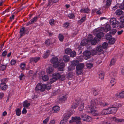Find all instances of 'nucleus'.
Here are the masks:
<instances>
[{
  "label": "nucleus",
  "instance_id": "36",
  "mask_svg": "<svg viewBox=\"0 0 124 124\" xmlns=\"http://www.w3.org/2000/svg\"><path fill=\"white\" fill-rule=\"evenodd\" d=\"M49 55V51L47 50L46 52L43 54V57L46 58H47Z\"/></svg>",
  "mask_w": 124,
  "mask_h": 124
},
{
  "label": "nucleus",
  "instance_id": "38",
  "mask_svg": "<svg viewBox=\"0 0 124 124\" xmlns=\"http://www.w3.org/2000/svg\"><path fill=\"white\" fill-rule=\"evenodd\" d=\"M42 79L43 81H47L49 79L48 76L47 75H45L43 76L42 77Z\"/></svg>",
  "mask_w": 124,
  "mask_h": 124
},
{
  "label": "nucleus",
  "instance_id": "50",
  "mask_svg": "<svg viewBox=\"0 0 124 124\" xmlns=\"http://www.w3.org/2000/svg\"><path fill=\"white\" fill-rule=\"evenodd\" d=\"M8 79H9L8 78H5L1 80V83H6L8 82Z\"/></svg>",
  "mask_w": 124,
  "mask_h": 124
},
{
  "label": "nucleus",
  "instance_id": "28",
  "mask_svg": "<svg viewBox=\"0 0 124 124\" xmlns=\"http://www.w3.org/2000/svg\"><path fill=\"white\" fill-rule=\"evenodd\" d=\"M89 42L88 40L86 39H84L81 41V44L83 46L86 45L88 44Z\"/></svg>",
  "mask_w": 124,
  "mask_h": 124
},
{
  "label": "nucleus",
  "instance_id": "18",
  "mask_svg": "<svg viewBox=\"0 0 124 124\" xmlns=\"http://www.w3.org/2000/svg\"><path fill=\"white\" fill-rule=\"evenodd\" d=\"M71 116L70 114L69 113H65L63 115L64 117L63 119L66 121H67V120Z\"/></svg>",
  "mask_w": 124,
  "mask_h": 124
},
{
  "label": "nucleus",
  "instance_id": "14",
  "mask_svg": "<svg viewBox=\"0 0 124 124\" xmlns=\"http://www.w3.org/2000/svg\"><path fill=\"white\" fill-rule=\"evenodd\" d=\"M26 30L25 27H23L20 29L19 32L20 33V37L21 38L24 36L25 34Z\"/></svg>",
  "mask_w": 124,
  "mask_h": 124
},
{
  "label": "nucleus",
  "instance_id": "19",
  "mask_svg": "<svg viewBox=\"0 0 124 124\" xmlns=\"http://www.w3.org/2000/svg\"><path fill=\"white\" fill-rule=\"evenodd\" d=\"M80 12L82 13L88 14L90 12V10L88 8H87L81 9Z\"/></svg>",
  "mask_w": 124,
  "mask_h": 124
},
{
  "label": "nucleus",
  "instance_id": "55",
  "mask_svg": "<svg viewBox=\"0 0 124 124\" xmlns=\"http://www.w3.org/2000/svg\"><path fill=\"white\" fill-rule=\"evenodd\" d=\"M78 105L76 103H74L72 105L71 108L72 109H74L76 108L78 106Z\"/></svg>",
  "mask_w": 124,
  "mask_h": 124
},
{
  "label": "nucleus",
  "instance_id": "29",
  "mask_svg": "<svg viewBox=\"0 0 124 124\" xmlns=\"http://www.w3.org/2000/svg\"><path fill=\"white\" fill-rule=\"evenodd\" d=\"M54 70V68L53 67H49L46 69V72L48 74H52Z\"/></svg>",
  "mask_w": 124,
  "mask_h": 124
},
{
  "label": "nucleus",
  "instance_id": "33",
  "mask_svg": "<svg viewBox=\"0 0 124 124\" xmlns=\"http://www.w3.org/2000/svg\"><path fill=\"white\" fill-rule=\"evenodd\" d=\"M86 16L83 17L81 19L78 21V23L80 24H81L82 23L84 22L86 20Z\"/></svg>",
  "mask_w": 124,
  "mask_h": 124
},
{
  "label": "nucleus",
  "instance_id": "39",
  "mask_svg": "<svg viewBox=\"0 0 124 124\" xmlns=\"http://www.w3.org/2000/svg\"><path fill=\"white\" fill-rule=\"evenodd\" d=\"M116 40L115 38H112L109 40L108 43L110 44H113L115 42Z\"/></svg>",
  "mask_w": 124,
  "mask_h": 124
},
{
  "label": "nucleus",
  "instance_id": "31",
  "mask_svg": "<svg viewBox=\"0 0 124 124\" xmlns=\"http://www.w3.org/2000/svg\"><path fill=\"white\" fill-rule=\"evenodd\" d=\"M30 103H28V101L26 100L24 101L23 103V105L24 108H27L30 105Z\"/></svg>",
  "mask_w": 124,
  "mask_h": 124
},
{
  "label": "nucleus",
  "instance_id": "45",
  "mask_svg": "<svg viewBox=\"0 0 124 124\" xmlns=\"http://www.w3.org/2000/svg\"><path fill=\"white\" fill-rule=\"evenodd\" d=\"M72 50L71 49L69 48H66L65 50V51L66 54H70Z\"/></svg>",
  "mask_w": 124,
  "mask_h": 124
},
{
  "label": "nucleus",
  "instance_id": "3",
  "mask_svg": "<svg viewBox=\"0 0 124 124\" xmlns=\"http://www.w3.org/2000/svg\"><path fill=\"white\" fill-rule=\"evenodd\" d=\"M47 85H46L42 84L41 83H38V84L35 87L36 91L38 92L41 91L44 92L45 89L47 88Z\"/></svg>",
  "mask_w": 124,
  "mask_h": 124
},
{
  "label": "nucleus",
  "instance_id": "11",
  "mask_svg": "<svg viewBox=\"0 0 124 124\" xmlns=\"http://www.w3.org/2000/svg\"><path fill=\"white\" fill-rule=\"evenodd\" d=\"M111 27L110 25L109 24H107L104 27L101 28L100 29V30L106 32L109 31Z\"/></svg>",
  "mask_w": 124,
  "mask_h": 124
},
{
  "label": "nucleus",
  "instance_id": "24",
  "mask_svg": "<svg viewBox=\"0 0 124 124\" xmlns=\"http://www.w3.org/2000/svg\"><path fill=\"white\" fill-rule=\"evenodd\" d=\"M100 113L102 115L109 114L108 108L103 109L101 111Z\"/></svg>",
  "mask_w": 124,
  "mask_h": 124
},
{
  "label": "nucleus",
  "instance_id": "6",
  "mask_svg": "<svg viewBox=\"0 0 124 124\" xmlns=\"http://www.w3.org/2000/svg\"><path fill=\"white\" fill-rule=\"evenodd\" d=\"M79 61L77 60H73L71 62V65L69 67V69L70 70H72L73 69L75 68V66H76L79 63Z\"/></svg>",
  "mask_w": 124,
  "mask_h": 124
},
{
  "label": "nucleus",
  "instance_id": "12",
  "mask_svg": "<svg viewBox=\"0 0 124 124\" xmlns=\"http://www.w3.org/2000/svg\"><path fill=\"white\" fill-rule=\"evenodd\" d=\"M91 52L88 51L86 50L84 52V57L86 60L89 59L91 57Z\"/></svg>",
  "mask_w": 124,
  "mask_h": 124
},
{
  "label": "nucleus",
  "instance_id": "40",
  "mask_svg": "<svg viewBox=\"0 0 124 124\" xmlns=\"http://www.w3.org/2000/svg\"><path fill=\"white\" fill-rule=\"evenodd\" d=\"M100 89H93V91L94 95H96L98 94L99 91L100 90Z\"/></svg>",
  "mask_w": 124,
  "mask_h": 124
},
{
  "label": "nucleus",
  "instance_id": "37",
  "mask_svg": "<svg viewBox=\"0 0 124 124\" xmlns=\"http://www.w3.org/2000/svg\"><path fill=\"white\" fill-rule=\"evenodd\" d=\"M77 119H76L75 122L76 123V124H81V121H80L81 118L79 117L76 116Z\"/></svg>",
  "mask_w": 124,
  "mask_h": 124
},
{
  "label": "nucleus",
  "instance_id": "52",
  "mask_svg": "<svg viewBox=\"0 0 124 124\" xmlns=\"http://www.w3.org/2000/svg\"><path fill=\"white\" fill-rule=\"evenodd\" d=\"M116 29H113L111 30L109 32V33L111 35H114L116 32Z\"/></svg>",
  "mask_w": 124,
  "mask_h": 124
},
{
  "label": "nucleus",
  "instance_id": "60",
  "mask_svg": "<svg viewBox=\"0 0 124 124\" xmlns=\"http://www.w3.org/2000/svg\"><path fill=\"white\" fill-rule=\"evenodd\" d=\"M56 80H57L55 79L53 77V78L50 79V84H52L53 83L56 81Z\"/></svg>",
  "mask_w": 124,
  "mask_h": 124
},
{
  "label": "nucleus",
  "instance_id": "5",
  "mask_svg": "<svg viewBox=\"0 0 124 124\" xmlns=\"http://www.w3.org/2000/svg\"><path fill=\"white\" fill-rule=\"evenodd\" d=\"M110 24L113 28H117L119 25V23L115 18H111L110 20Z\"/></svg>",
  "mask_w": 124,
  "mask_h": 124
},
{
  "label": "nucleus",
  "instance_id": "22",
  "mask_svg": "<svg viewBox=\"0 0 124 124\" xmlns=\"http://www.w3.org/2000/svg\"><path fill=\"white\" fill-rule=\"evenodd\" d=\"M63 60L65 62H68L70 60V57L67 55H64L63 57Z\"/></svg>",
  "mask_w": 124,
  "mask_h": 124
},
{
  "label": "nucleus",
  "instance_id": "62",
  "mask_svg": "<svg viewBox=\"0 0 124 124\" xmlns=\"http://www.w3.org/2000/svg\"><path fill=\"white\" fill-rule=\"evenodd\" d=\"M53 0H48L47 6H51L53 3Z\"/></svg>",
  "mask_w": 124,
  "mask_h": 124
},
{
  "label": "nucleus",
  "instance_id": "47",
  "mask_svg": "<svg viewBox=\"0 0 124 124\" xmlns=\"http://www.w3.org/2000/svg\"><path fill=\"white\" fill-rule=\"evenodd\" d=\"M87 67L89 69H91L93 66V64L91 63H87L86 64Z\"/></svg>",
  "mask_w": 124,
  "mask_h": 124
},
{
  "label": "nucleus",
  "instance_id": "61",
  "mask_svg": "<svg viewBox=\"0 0 124 124\" xmlns=\"http://www.w3.org/2000/svg\"><path fill=\"white\" fill-rule=\"evenodd\" d=\"M116 61L115 59H112L110 62V66L114 65Z\"/></svg>",
  "mask_w": 124,
  "mask_h": 124
},
{
  "label": "nucleus",
  "instance_id": "48",
  "mask_svg": "<svg viewBox=\"0 0 124 124\" xmlns=\"http://www.w3.org/2000/svg\"><path fill=\"white\" fill-rule=\"evenodd\" d=\"M19 78L20 80H24L25 79L24 75L23 73H21L19 76Z\"/></svg>",
  "mask_w": 124,
  "mask_h": 124
},
{
  "label": "nucleus",
  "instance_id": "13",
  "mask_svg": "<svg viewBox=\"0 0 124 124\" xmlns=\"http://www.w3.org/2000/svg\"><path fill=\"white\" fill-rule=\"evenodd\" d=\"M58 66L56 67H58V70L60 71H63V69L65 66V64L64 63L62 62L59 64V63H58Z\"/></svg>",
  "mask_w": 124,
  "mask_h": 124
},
{
  "label": "nucleus",
  "instance_id": "20",
  "mask_svg": "<svg viewBox=\"0 0 124 124\" xmlns=\"http://www.w3.org/2000/svg\"><path fill=\"white\" fill-rule=\"evenodd\" d=\"M53 76L54 78L57 80L60 78L61 75L58 73L55 72L53 74Z\"/></svg>",
  "mask_w": 124,
  "mask_h": 124
},
{
  "label": "nucleus",
  "instance_id": "41",
  "mask_svg": "<svg viewBox=\"0 0 124 124\" xmlns=\"http://www.w3.org/2000/svg\"><path fill=\"white\" fill-rule=\"evenodd\" d=\"M26 64L24 63H21L20 65V67L22 70H24L25 68Z\"/></svg>",
  "mask_w": 124,
  "mask_h": 124
},
{
  "label": "nucleus",
  "instance_id": "15",
  "mask_svg": "<svg viewBox=\"0 0 124 124\" xmlns=\"http://www.w3.org/2000/svg\"><path fill=\"white\" fill-rule=\"evenodd\" d=\"M111 120L112 121H114L116 122H124V120L123 119H119L116 117L112 116L111 117Z\"/></svg>",
  "mask_w": 124,
  "mask_h": 124
},
{
  "label": "nucleus",
  "instance_id": "42",
  "mask_svg": "<svg viewBox=\"0 0 124 124\" xmlns=\"http://www.w3.org/2000/svg\"><path fill=\"white\" fill-rule=\"evenodd\" d=\"M105 37L106 39L109 40L112 38V37L111 35L109 33H108L105 35Z\"/></svg>",
  "mask_w": 124,
  "mask_h": 124
},
{
  "label": "nucleus",
  "instance_id": "25",
  "mask_svg": "<svg viewBox=\"0 0 124 124\" xmlns=\"http://www.w3.org/2000/svg\"><path fill=\"white\" fill-rule=\"evenodd\" d=\"M0 87L2 90H5L7 88V86L6 85V83H1L0 84Z\"/></svg>",
  "mask_w": 124,
  "mask_h": 124
},
{
  "label": "nucleus",
  "instance_id": "8",
  "mask_svg": "<svg viewBox=\"0 0 124 124\" xmlns=\"http://www.w3.org/2000/svg\"><path fill=\"white\" fill-rule=\"evenodd\" d=\"M58 60L57 58L55 57H53L51 60V62L53 64L54 67H56L58 66V63H59L58 62Z\"/></svg>",
  "mask_w": 124,
  "mask_h": 124
},
{
  "label": "nucleus",
  "instance_id": "51",
  "mask_svg": "<svg viewBox=\"0 0 124 124\" xmlns=\"http://www.w3.org/2000/svg\"><path fill=\"white\" fill-rule=\"evenodd\" d=\"M76 119H77L76 116V117H72V119L69 121V123H72L73 122H75L76 121Z\"/></svg>",
  "mask_w": 124,
  "mask_h": 124
},
{
  "label": "nucleus",
  "instance_id": "57",
  "mask_svg": "<svg viewBox=\"0 0 124 124\" xmlns=\"http://www.w3.org/2000/svg\"><path fill=\"white\" fill-rule=\"evenodd\" d=\"M49 117H48L46 118L43 120V123L44 124H46L48 122L49 120Z\"/></svg>",
  "mask_w": 124,
  "mask_h": 124
},
{
  "label": "nucleus",
  "instance_id": "32",
  "mask_svg": "<svg viewBox=\"0 0 124 124\" xmlns=\"http://www.w3.org/2000/svg\"><path fill=\"white\" fill-rule=\"evenodd\" d=\"M115 13L117 15H120L122 14L123 15H124V12L120 9L117 10L115 12Z\"/></svg>",
  "mask_w": 124,
  "mask_h": 124
},
{
  "label": "nucleus",
  "instance_id": "46",
  "mask_svg": "<svg viewBox=\"0 0 124 124\" xmlns=\"http://www.w3.org/2000/svg\"><path fill=\"white\" fill-rule=\"evenodd\" d=\"M70 54V57H73L76 56V53L75 51H71V52Z\"/></svg>",
  "mask_w": 124,
  "mask_h": 124
},
{
  "label": "nucleus",
  "instance_id": "63",
  "mask_svg": "<svg viewBox=\"0 0 124 124\" xmlns=\"http://www.w3.org/2000/svg\"><path fill=\"white\" fill-rule=\"evenodd\" d=\"M16 62V61L15 60L12 59L11 60L10 63L12 65H14Z\"/></svg>",
  "mask_w": 124,
  "mask_h": 124
},
{
  "label": "nucleus",
  "instance_id": "16",
  "mask_svg": "<svg viewBox=\"0 0 124 124\" xmlns=\"http://www.w3.org/2000/svg\"><path fill=\"white\" fill-rule=\"evenodd\" d=\"M67 98L66 95H61L59 97L58 100L60 102H63L67 99Z\"/></svg>",
  "mask_w": 124,
  "mask_h": 124
},
{
  "label": "nucleus",
  "instance_id": "30",
  "mask_svg": "<svg viewBox=\"0 0 124 124\" xmlns=\"http://www.w3.org/2000/svg\"><path fill=\"white\" fill-rule=\"evenodd\" d=\"M60 109L59 107L58 106H54L52 108V110L53 111L56 113L59 111Z\"/></svg>",
  "mask_w": 124,
  "mask_h": 124
},
{
  "label": "nucleus",
  "instance_id": "54",
  "mask_svg": "<svg viewBox=\"0 0 124 124\" xmlns=\"http://www.w3.org/2000/svg\"><path fill=\"white\" fill-rule=\"evenodd\" d=\"M108 46L107 43L105 42H104L103 43L102 46L103 49H105Z\"/></svg>",
  "mask_w": 124,
  "mask_h": 124
},
{
  "label": "nucleus",
  "instance_id": "1",
  "mask_svg": "<svg viewBox=\"0 0 124 124\" xmlns=\"http://www.w3.org/2000/svg\"><path fill=\"white\" fill-rule=\"evenodd\" d=\"M97 100L95 99L93 100H91L90 102V105H88V107L89 108L88 112L89 113H91L93 116H97L98 115V112L97 111L94 109L95 108V106L98 103Z\"/></svg>",
  "mask_w": 124,
  "mask_h": 124
},
{
  "label": "nucleus",
  "instance_id": "2",
  "mask_svg": "<svg viewBox=\"0 0 124 124\" xmlns=\"http://www.w3.org/2000/svg\"><path fill=\"white\" fill-rule=\"evenodd\" d=\"M121 106V105L119 103H115L112 107L108 108L109 114H115L117 110V108Z\"/></svg>",
  "mask_w": 124,
  "mask_h": 124
},
{
  "label": "nucleus",
  "instance_id": "10",
  "mask_svg": "<svg viewBox=\"0 0 124 124\" xmlns=\"http://www.w3.org/2000/svg\"><path fill=\"white\" fill-rule=\"evenodd\" d=\"M98 30H99V29L95 30L94 31H97L96 33H95L96 35L95 37H96L97 38L99 39H101L102 37L104 35V34L103 33V31H100V29L99 31H97Z\"/></svg>",
  "mask_w": 124,
  "mask_h": 124
},
{
  "label": "nucleus",
  "instance_id": "7",
  "mask_svg": "<svg viewBox=\"0 0 124 124\" xmlns=\"http://www.w3.org/2000/svg\"><path fill=\"white\" fill-rule=\"evenodd\" d=\"M81 117L82 120L84 121H90L91 119V117L85 114H81Z\"/></svg>",
  "mask_w": 124,
  "mask_h": 124
},
{
  "label": "nucleus",
  "instance_id": "23",
  "mask_svg": "<svg viewBox=\"0 0 124 124\" xmlns=\"http://www.w3.org/2000/svg\"><path fill=\"white\" fill-rule=\"evenodd\" d=\"M99 39L97 38L96 37H95L94 39L91 40L90 42L92 45H94L96 44L97 42V41H99Z\"/></svg>",
  "mask_w": 124,
  "mask_h": 124
},
{
  "label": "nucleus",
  "instance_id": "17",
  "mask_svg": "<svg viewBox=\"0 0 124 124\" xmlns=\"http://www.w3.org/2000/svg\"><path fill=\"white\" fill-rule=\"evenodd\" d=\"M40 59L39 57H33L30 58V62L36 63Z\"/></svg>",
  "mask_w": 124,
  "mask_h": 124
},
{
  "label": "nucleus",
  "instance_id": "4",
  "mask_svg": "<svg viewBox=\"0 0 124 124\" xmlns=\"http://www.w3.org/2000/svg\"><path fill=\"white\" fill-rule=\"evenodd\" d=\"M84 67V64L82 63L78 64L76 66V73L78 75H80L83 71V69Z\"/></svg>",
  "mask_w": 124,
  "mask_h": 124
},
{
  "label": "nucleus",
  "instance_id": "27",
  "mask_svg": "<svg viewBox=\"0 0 124 124\" xmlns=\"http://www.w3.org/2000/svg\"><path fill=\"white\" fill-rule=\"evenodd\" d=\"M112 0H104V1L106 2L105 5L107 7H109L111 4Z\"/></svg>",
  "mask_w": 124,
  "mask_h": 124
},
{
  "label": "nucleus",
  "instance_id": "59",
  "mask_svg": "<svg viewBox=\"0 0 124 124\" xmlns=\"http://www.w3.org/2000/svg\"><path fill=\"white\" fill-rule=\"evenodd\" d=\"M54 19H50L49 21V24L53 26L55 24V23H54Z\"/></svg>",
  "mask_w": 124,
  "mask_h": 124
},
{
  "label": "nucleus",
  "instance_id": "49",
  "mask_svg": "<svg viewBox=\"0 0 124 124\" xmlns=\"http://www.w3.org/2000/svg\"><path fill=\"white\" fill-rule=\"evenodd\" d=\"M6 68V66L4 65H3L0 66V70L4 71L5 70Z\"/></svg>",
  "mask_w": 124,
  "mask_h": 124
},
{
  "label": "nucleus",
  "instance_id": "56",
  "mask_svg": "<svg viewBox=\"0 0 124 124\" xmlns=\"http://www.w3.org/2000/svg\"><path fill=\"white\" fill-rule=\"evenodd\" d=\"M45 43L46 46L50 45L51 43L50 40L49 39L46 40L45 42Z\"/></svg>",
  "mask_w": 124,
  "mask_h": 124
},
{
  "label": "nucleus",
  "instance_id": "43",
  "mask_svg": "<svg viewBox=\"0 0 124 124\" xmlns=\"http://www.w3.org/2000/svg\"><path fill=\"white\" fill-rule=\"evenodd\" d=\"M58 38L60 41L62 42L64 39L63 36L61 34H60L59 35Z\"/></svg>",
  "mask_w": 124,
  "mask_h": 124
},
{
  "label": "nucleus",
  "instance_id": "9",
  "mask_svg": "<svg viewBox=\"0 0 124 124\" xmlns=\"http://www.w3.org/2000/svg\"><path fill=\"white\" fill-rule=\"evenodd\" d=\"M95 99L97 100V102L98 103L97 105L99 104L101 107H104L107 106L109 105V104L103 101H100L99 99H93L92 100H94Z\"/></svg>",
  "mask_w": 124,
  "mask_h": 124
},
{
  "label": "nucleus",
  "instance_id": "21",
  "mask_svg": "<svg viewBox=\"0 0 124 124\" xmlns=\"http://www.w3.org/2000/svg\"><path fill=\"white\" fill-rule=\"evenodd\" d=\"M85 102H82L81 104H79L78 107V109L80 111H82L83 109L84 108V106L86 104Z\"/></svg>",
  "mask_w": 124,
  "mask_h": 124
},
{
  "label": "nucleus",
  "instance_id": "64",
  "mask_svg": "<svg viewBox=\"0 0 124 124\" xmlns=\"http://www.w3.org/2000/svg\"><path fill=\"white\" fill-rule=\"evenodd\" d=\"M120 27L121 28H122L124 27V22L121 21L120 22Z\"/></svg>",
  "mask_w": 124,
  "mask_h": 124
},
{
  "label": "nucleus",
  "instance_id": "26",
  "mask_svg": "<svg viewBox=\"0 0 124 124\" xmlns=\"http://www.w3.org/2000/svg\"><path fill=\"white\" fill-rule=\"evenodd\" d=\"M40 15H38L34 17V18L30 20V24H33L35 22L37 21V19L38 18Z\"/></svg>",
  "mask_w": 124,
  "mask_h": 124
},
{
  "label": "nucleus",
  "instance_id": "35",
  "mask_svg": "<svg viewBox=\"0 0 124 124\" xmlns=\"http://www.w3.org/2000/svg\"><path fill=\"white\" fill-rule=\"evenodd\" d=\"M15 111L16 115L18 116H19L21 114V110L19 108H16L15 110Z\"/></svg>",
  "mask_w": 124,
  "mask_h": 124
},
{
  "label": "nucleus",
  "instance_id": "34",
  "mask_svg": "<svg viewBox=\"0 0 124 124\" xmlns=\"http://www.w3.org/2000/svg\"><path fill=\"white\" fill-rule=\"evenodd\" d=\"M103 49L101 45L98 46L96 48V50L97 51L101 52L102 53L103 52Z\"/></svg>",
  "mask_w": 124,
  "mask_h": 124
},
{
  "label": "nucleus",
  "instance_id": "53",
  "mask_svg": "<svg viewBox=\"0 0 124 124\" xmlns=\"http://www.w3.org/2000/svg\"><path fill=\"white\" fill-rule=\"evenodd\" d=\"M68 16L71 19H73L75 17L74 15L72 13H70L68 14Z\"/></svg>",
  "mask_w": 124,
  "mask_h": 124
},
{
  "label": "nucleus",
  "instance_id": "44",
  "mask_svg": "<svg viewBox=\"0 0 124 124\" xmlns=\"http://www.w3.org/2000/svg\"><path fill=\"white\" fill-rule=\"evenodd\" d=\"M116 82V80L115 78H112L110 81V83L112 84L111 86H113L114 84H115Z\"/></svg>",
  "mask_w": 124,
  "mask_h": 124
},
{
  "label": "nucleus",
  "instance_id": "58",
  "mask_svg": "<svg viewBox=\"0 0 124 124\" xmlns=\"http://www.w3.org/2000/svg\"><path fill=\"white\" fill-rule=\"evenodd\" d=\"M93 39V36L91 35H88L87 38V40H88L89 42H90L91 40H92Z\"/></svg>",
  "mask_w": 124,
  "mask_h": 124
}]
</instances>
